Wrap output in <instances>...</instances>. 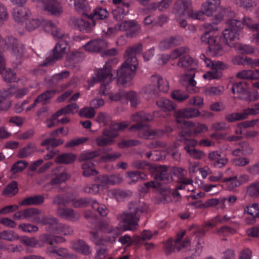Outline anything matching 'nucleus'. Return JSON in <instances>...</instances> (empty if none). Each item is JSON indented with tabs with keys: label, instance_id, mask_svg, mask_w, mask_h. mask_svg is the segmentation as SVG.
<instances>
[{
	"label": "nucleus",
	"instance_id": "5",
	"mask_svg": "<svg viewBox=\"0 0 259 259\" xmlns=\"http://www.w3.org/2000/svg\"><path fill=\"white\" fill-rule=\"evenodd\" d=\"M200 59L204 61L207 67H209L211 71H208L203 76L204 78H207L209 80L212 79H220L222 76L221 70L227 68V65L222 62L212 61L208 59L204 54H201L200 56Z\"/></svg>",
	"mask_w": 259,
	"mask_h": 259
},
{
	"label": "nucleus",
	"instance_id": "14",
	"mask_svg": "<svg viewBox=\"0 0 259 259\" xmlns=\"http://www.w3.org/2000/svg\"><path fill=\"white\" fill-rule=\"evenodd\" d=\"M70 23L75 28L78 29L80 31L85 33H89L91 32L93 29V27L96 24L94 21H93L91 23L81 18L78 19L75 17L71 19Z\"/></svg>",
	"mask_w": 259,
	"mask_h": 259
},
{
	"label": "nucleus",
	"instance_id": "55",
	"mask_svg": "<svg viewBox=\"0 0 259 259\" xmlns=\"http://www.w3.org/2000/svg\"><path fill=\"white\" fill-rule=\"evenodd\" d=\"M56 93L55 90H48L39 95L36 99V102H43L49 100L54 96Z\"/></svg>",
	"mask_w": 259,
	"mask_h": 259
},
{
	"label": "nucleus",
	"instance_id": "7",
	"mask_svg": "<svg viewBox=\"0 0 259 259\" xmlns=\"http://www.w3.org/2000/svg\"><path fill=\"white\" fill-rule=\"evenodd\" d=\"M70 40L69 37L66 36L63 39L59 40L54 48L53 49V55L48 57L44 62V66L52 64L57 60L61 59L66 52V49Z\"/></svg>",
	"mask_w": 259,
	"mask_h": 259
},
{
	"label": "nucleus",
	"instance_id": "53",
	"mask_svg": "<svg viewBox=\"0 0 259 259\" xmlns=\"http://www.w3.org/2000/svg\"><path fill=\"white\" fill-rule=\"evenodd\" d=\"M193 62L192 58L189 55H186L180 58L177 65L181 67L186 68L190 66Z\"/></svg>",
	"mask_w": 259,
	"mask_h": 259
},
{
	"label": "nucleus",
	"instance_id": "51",
	"mask_svg": "<svg viewBox=\"0 0 259 259\" xmlns=\"http://www.w3.org/2000/svg\"><path fill=\"white\" fill-rule=\"evenodd\" d=\"M242 22L243 25L246 26L252 31L259 30V24L253 23L252 20L249 17H244Z\"/></svg>",
	"mask_w": 259,
	"mask_h": 259
},
{
	"label": "nucleus",
	"instance_id": "12",
	"mask_svg": "<svg viewBox=\"0 0 259 259\" xmlns=\"http://www.w3.org/2000/svg\"><path fill=\"white\" fill-rule=\"evenodd\" d=\"M151 169L153 170V178L156 181H163L168 183L172 181V176L168 173V167L165 165H152Z\"/></svg>",
	"mask_w": 259,
	"mask_h": 259
},
{
	"label": "nucleus",
	"instance_id": "31",
	"mask_svg": "<svg viewBox=\"0 0 259 259\" xmlns=\"http://www.w3.org/2000/svg\"><path fill=\"white\" fill-rule=\"evenodd\" d=\"M94 180L101 190H103L105 187L109 185L108 175H102L94 178Z\"/></svg>",
	"mask_w": 259,
	"mask_h": 259
},
{
	"label": "nucleus",
	"instance_id": "9",
	"mask_svg": "<svg viewBox=\"0 0 259 259\" xmlns=\"http://www.w3.org/2000/svg\"><path fill=\"white\" fill-rule=\"evenodd\" d=\"M221 0H208L202 5V10L198 13H195L196 19L201 20L205 15L211 16L220 7Z\"/></svg>",
	"mask_w": 259,
	"mask_h": 259
},
{
	"label": "nucleus",
	"instance_id": "49",
	"mask_svg": "<svg viewBox=\"0 0 259 259\" xmlns=\"http://www.w3.org/2000/svg\"><path fill=\"white\" fill-rule=\"evenodd\" d=\"M88 140V138L82 137L72 139L67 142L65 144V147L71 148L82 144Z\"/></svg>",
	"mask_w": 259,
	"mask_h": 259
},
{
	"label": "nucleus",
	"instance_id": "3",
	"mask_svg": "<svg viewBox=\"0 0 259 259\" xmlns=\"http://www.w3.org/2000/svg\"><path fill=\"white\" fill-rule=\"evenodd\" d=\"M147 209V206L139 200L130 202L128 205V210L118 217L123 223L121 231L136 230L141 214L146 211Z\"/></svg>",
	"mask_w": 259,
	"mask_h": 259
},
{
	"label": "nucleus",
	"instance_id": "20",
	"mask_svg": "<svg viewBox=\"0 0 259 259\" xmlns=\"http://www.w3.org/2000/svg\"><path fill=\"white\" fill-rule=\"evenodd\" d=\"M44 200L42 195H33L25 198L19 204L20 206L39 205L44 203Z\"/></svg>",
	"mask_w": 259,
	"mask_h": 259
},
{
	"label": "nucleus",
	"instance_id": "19",
	"mask_svg": "<svg viewBox=\"0 0 259 259\" xmlns=\"http://www.w3.org/2000/svg\"><path fill=\"white\" fill-rule=\"evenodd\" d=\"M247 85L248 83L244 81L235 82L233 84L231 91L234 94H237L238 98L242 100L241 97H244L248 91Z\"/></svg>",
	"mask_w": 259,
	"mask_h": 259
},
{
	"label": "nucleus",
	"instance_id": "1",
	"mask_svg": "<svg viewBox=\"0 0 259 259\" xmlns=\"http://www.w3.org/2000/svg\"><path fill=\"white\" fill-rule=\"evenodd\" d=\"M24 219L33 223L45 226L46 231L50 234L63 235H71L73 233L72 228L61 223L57 218L49 214L41 213V210L31 207L24 209Z\"/></svg>",
	"mask_w": 259,
	"mask_h": 259
},
{
	"label": "nucleus",
	"instance_id": "24",
	"mask_svg": "<svg viewBox=\"0 0 259 259\" xmlns=\"http://www.w3.org/2000/svg\"><path fill=\"white\" fill-rule=\"evenodd\" d=\"M156 105L164 111H170L175 109V104L168 99L160 98L156 102Z\"/></svg>",
	"mask_w": 259,
	"mask_h": 259
},
{
	"label": "nucleus",
	"instance_id": "18",
	"mask_svg": "<svg viewBox=\"0 0 259 259\" xmlns=\"http://www.w3.org/2000/svg\"><path fill=\"white\" fill-rule=\"evenodd\" d=\"M56 214L58 217L72 221L77 220L79 219V215L75 213L74 211L71 208L58 207L56 210Z\"/></svg>",
	"mask_w": 259,
	"mask_h": 259
},
{
	"label": "nucleus",
	"instance_id": "21",
	"mask_svg": "<svg viewBox=\"0 0 259 259\" xmlns=\"http://www.w3.org/2000/svg\"><path fill=\"white\" fill-rule=\"evenodd\" d=\"M150 80L151 82L155 84L158 91L164 93L167 92L169 89L168 82L164 80L160 76L153 75L151 76Z\"/></svg>",
	"mask_w": 259,
	"mask_h": 259
},
{
	"label": "nucleus",
	"instance_id": "46",
	"mask_svg": "<svg viewBox=\"0 0 259 259\" xmlns=\"http://www.w3.org/2000/svg\"><path fill=\"white\" fill-rule=\"evenodd\" d=\"M81 117L92 118L95 115V109L93 107H84L81 109L79 113Z\"/></svg>",
	"mask_w": 259,
	"mask_h": 259
},
{
	"label": "nucleus",
	"instance_id": "57",
	"mask_svg": "<svg viewBox=\"0 0 259 259\" xmlns=\"http://www.w3.org/2000/svg\"><path fill=\"white\" fill-rule=\"evenodd\" d=\"M184 149L192 157L195 159H201L204 157L205 155V154L202 151L194 148L189 149L187 146V147H184Z\"/></svg>",
	"mask_w": 259,
	"mask_h": 259
},
{
	"label": "nucleus",
	"instance_id": "11",
	"mask_svg": "<svg viewBox=\"0 0 259 259\" xmlns=\"http://www.w3.org/2000/svg\"><path fill=\"white\" fill-rule=\"evenodd\" d=\"M132 119L137 123L131 126L130 130L136 131V130L147 128V125L145 123L151 121L152 119V117L149 114L146 113L144 111H141L133 114L132 115Z\"/></svg>",
	"mask_w": 259,
	"mask_h": 259
},
{
	"label": "nucleus",
	"instance_id": "6",
	"mask_svg": "<svg viewBox=\"0 0 259 259\" xmlns=\"http://www.w3.org/2000/svg\"><path fill=\"white\" fill-rule=\"evenodd\" d=\"M200 114V112L197 109L187 108L175 111L174 116L177 123L183 124L186 127H192L194 126V122L187 121L184 118L195 117L199 115Z\"/></svg>",
	"mask_w": 259,
	"mask_h": 259
},
{
	"label": "nucleus",
	"instance_id": "10",
	"mask_svg": "<svg viewBox=\"0 0 259 259\" xmlns=\"http://www.w3.org/2000/svg\"><path fill=\"white\" fill-rule=\"evenodd\" d=\"M191 6V0H178L175 4L174 11L180 17L187 14L188 17L196 18L195 14H194L190 9Z\"/></svg>",
	"mask_w": 259,
	"mask_h": 259
},
{
	"label": "nucleus",
	"instance_id": "27",
	"mask_svg": "<svg viewBox=\"0 0 259 259\" xmlns=\"http://www.w3.org/2000/svg\"><path fill=\"white\" fill-rule=\"evenodd\" d=\"M223 181L227 183L228 189L229 190H234L236 188L242 184L241 180L236 176L226 178Z\"/></svg>",
	"mask_w": 259,
	"mask_h": 259
},
{
	"label": "nucleus",
	"instance_id": "47",
	"mask_svg": "<svg viewBox=\"0 0 259 259\" xmlns=\"http://www.w3.org/2000/svg\"><path fill=\"white\" fill-rule=\"evenodd\" d=\"M224 91L223 87L207 88L205 90V93L208 95L218 96L222 94Z\"/></svg>",
	"mask_w": 259,
	"mask_h": 259
},
{
	"label": "nucleus",
	"instance_id": "48",
	"mask_svg": "<svg viewBox=\"0 0 259 259\" xmlns=\"http://www.w3.org/2000/svg\"><path fill=\"white\" fill-rule=\"evenodd\" d=\"M18 228L21 229L24 232L28 233H35L38 230V227L37 226L29 223L20 224Z\"/></svg>",
	"mask_w": 259,
	"mask_h": 259
},
{
	"label": "nucleus",
	"instance_id": "42",
	"mask_svg": "<svg viewBox=\"0 0 259 259\" xmlns=\"http://www.w3.org/2000/svg\"><path fill=\"white\" fill-rule=\"evenodd\" d=\"M122 95L127 100L131 102V105L136 107L139 103L138 95L135 92L131 91L127 93H123Z\"/></svg>",
	"mask_w": 259,
	"mask_h": 259
},
{
	"label": "nucleus",
	"instance_id": "59",
	"mask_svg": "<svg viewBox=\"0 0 259 259\" xmlns=\"http://www.w3.org/2000/svg\"><path fill=\"white\" fill-rule=\"evenodd\" d=\"M194 73L193 74H186L185 76L183 77V79L184 81L187 82L186 89L190 91V88L195 87L196 84V81L194 80Z\"/></svg>",
	"mask_w": 259,
	"mask_h": 259
},
{
	"label": "nucleus",
	"instance_id": "56",
	"mask_svg": "<svg viewBox=\"0 0 259 259\" xmlns=\"http://www.w3.org/2000/svg\"><path fill=\"white\" fill-rule=\"evenodd\" d=\"M108 13L106 9L102 8H97L94 10V16L97 20H103L108 17Z\"/></svg>",
	"mask_w": 259,
	"mask_h": 259
},
{
	"label": "nucleus",
	"instance_id": "23",
	"mask_svg": "<svg viewBox=\"0 0 259 259\" xmlns=\"http://www.w3.org/2000/svg\"><path fill=\"white\" fill-rule=\"evenodd\" d=\"M76 159L75 154L71 153L62 154L56 158L55 161L58 163L70 164L74 162Z\"/></svg>",
	"mask_w": 259,
	"mask_h": 259
},
{
	"label": "nucleus",
	"instance_id": "41",
	"mask_svg": "<svg viewBox=\"0 0 259 259\" xmlns=\"http://www.w3.org/2000/svg\"><path fill=\"white\" fill-rule=\"evenodd\" d=\"M130 122L129 121H123L120 122H114L112 123L109 127L115 133L121 131L127 128L130 125Z\"/></svg>",
	"mask_w": 259,
	"mask_h": 259
},
{
	"label": "nucleus",
	"instance_id": "60",
	"mask_svg": "<svg viewBox=\"0 0 259 259\" xmlns=\"http://www.w3.org/2000/svg\"><path fill=\"white\" fill-rule=\"evenodd\" d=\"M240 149L243 155H249L252 153L253 149L251 147L249 144L246 141H242L239 143Z\"/></svg>",
	"mask_w": 259,
	"mask_h": 259
},
{
	"label": "nucleus",
	"instance_id": "16",
	"mask_svg": "<svg viewBox=\"0 0 259 259\" xmlns=\"http://www.w3.org/2000/svg\"><path fill=\"white\" fill-rule=\"evenodd\" d=\"M44 10L50 15L58 17L63 12L62 8L56 0H44Z\"/></svg>",
	"mask_w": 259,
	"mask_h": 259
},
{
	"label": "nucleus",
	"instance_id": "30",
	"mask_svg": "<svg viewBox=\"0 0 259 259\" xmlns=\"http://www.w3.org/2000/svg\"><path fill=\"white\" fill-rule=\"evenodd\" d=\"M246 192L247 194L252 198H259V181L249 185Z\"/></svg>",
	"mask_w": 259,
	"mask_h": 259
},
{
	"label": "nucleus",
	"instance_id": "54",
	"mask_svg": "<svg viewBox=\"0 0 259 259\" xmlns=\"http://www.w3.org/2000/svg\"><path fill=\"white\" fill-rule=\"evenodd\" d=\"M95 141L97 145L100 147L110 145L113 143L112 140H109V138H107L103 134L97 137Z\"/></svg>",
	"mask_w": 259,
	"mask_h": 259
},
{
	"label": "nucleus",
	"instance_id": "17",
	"mask_svg": "<svg viewBox=\"0 0 259 259\" xmlns=\"http://www.w3.org/2000/svg\"><path fill=\"white\" fill-rule=\"evenodd\" d=\"M239 33L226 28L223 32V41L230 47H234L239 40Z\"/></svg>",
	"mask_w": 259,
	"mask_h": 259
},
{
	"label": "nucleus",
	"instance_id": "8",
	"mask_svg": "<svg viewBox=\"0 0 259 259\" xmlns=\"http://www.w3.org/2000/svg\"><path fill=\"white\" fill-rule=\"evenodd\" d=\"M12 3L16 5L13 10V16L14 19L17 22H20L24 19H27L31 15V12L24 7L27 0H11Z\"/></svg>",
	"mask_w": 259,
	"mask_h": 259
},
{
	"label": "nucleus",
	"instance_id": "58",
	"mask_svg": "<svg viewBox=\"0 0 259 259\" xmlns=\"http://www.w3.org/2000/svg\"><path fill=\"white\" fill-rule=\"evenodd\" d=\"M141 144V142L137 140H123L119 143L118 146L120 148H128L132 146H137Z\"/></svg>",
	"mask_w": 259,
	"mask_h": 259
},
{
	"label": "nucleus",
	"instance_id": "36",
	"mask_svg": "<svg viewBox=\"0 0 259 259\" xmlns=\"http://www.w3.org/2000/svg\"><path fill=\"white\" fill-rule=\"evenodd\" d=\"M64 141L63 140L56 139L55 137H52L46 139L41 143V145L42 146H51L52 147H56L63 143Z\"/></svg>",
	"mask_w": 259,
	"mask_h": 259
},
{
	"label": "nucleus",
	"instance_id": "22",
	"mask_svg": "<svg viewBox=\"0 0 259 259\" xmlns=\"http://www.w3.org/2000/svg\"><path fill=\"white\" fill-rule=\"evenodd\" d=\"M73 248L77 252L84 255H89L91 253L89 246L83 240H78L73 244Z\"/></svg>",
	"mask_w": 259,
	"mask_h": 259
},
{
	"label": "nucleus",
	"instance_id": "43",
	"mask_svg": "<svg viewBox=\"0 0 259 259\" xmlns=\"http://www.w3.org/2000/svg\"><path fill=\"white\" fill-rule=\"evenodd\" d=\"M92 208L97 211L99 214L102 217L106 216L108 213V209L106 206L97 203L96 200H93L92 204Z\"/></svg>",
	"mask_w": 259,
	"mask_h": 259
},
{
	"label": "nucleus",
	"instance_id": "25",
	"mask_svg": "<svg viewBox=\"0 0 259 259\" xmlns=\"http://www.w3.org/2000/svg\"><path fill=\"white\" fill-rule=\"evenodd\" d=\"M36 150L35 145L32 143H29L19 150L17 156L19 158H24L31 155Z\"/></svg>",
	"mask_w": 259,
	"mask_h": 259
},
{
	"label": "nucleus",
	"instance_id": "40",
	"mask_svg": "<svg viewBox=\"0 0 259 259\" xmlns=\"http://www.w3.org/2000/svg\"><path fill=\"white\" fill-rule=\"evenodd\" d=\"M0 239L8 241H13L19 239V237L13 231L5 230L0 233Z\"/></svg>",
	"mask_w": 259,
	"mask_h": 259
},
{
	"label": "nucleus",
	"instance_id": "4",
	"mask_svg": "<svg viewBox=\"0 0 259 259\" xmlns=\"http://www.w3.org/2000/svg\"><path fill=\"white\" fill-rule=\"evenodd\" d=\"M204 32L201 37L202 41L208 45L207 53L212 56H222L224 51L221 44V37L213 36L211 33L218 29L217 24L207 23L204 25Z\"/></svg>",
	"mask_w": 259,
	"mask_h": 259
},
{
	"label": "nucleus",
	"instance_id": "35",
	"mask_svg": "<svg viewBox=\"0 0 259 259\" xmlns=\"http://www.w3.org/2000/svg\"><path fill=\"white\" fill-rule=\"evenodd\" d=\"M28 165V162L25 160H20L15 162L11 168L12 174H15L23 171Z\"/></svg>",
	"mask_w": 259,
	"mask_h": 259
},
{
	"label": "nucleus",
	"instance_id": "2",
	"mask_svg": "<svg viewBox=\"0 0 259 259\" xmlns=\"http://www.w3.org/2000/svg\"><path fill=\"white\" fill-rule=\"evenodd\" d=\"M141 44L134 45L128 47L125 51V60L120 68L117 70V82L118 84H125L135 75L138 65L136 55L142 52Z\"/></svg>",
	"mask_w": 259,
	"mask_h": 259
},
{
	"label": "nucleus",
	"instance_id": "37",
	"mask_svg": "<svg viewBox=\"0 0 259 259\" xmlns=\"http://www.w3.org/2000/svg\"><path fill=\"white\" fill-rule=\"evenodd\" d=\"M93 200L90 198H81L75 200L72 203V206L76 208L87 207L93 203Z\"/></svg>",
	"mask_w": 259,
	"mask_h": 259
},
{
	"label": "nucleus",
	"instance_id": "38",
	"mask_svg": "<svg viewBox=\"0 0 259 259\" xmlns=\"http://www.w3.org/2000/svg\"><path fill=\"white\" fill-rule=\"evenodd\" d=\"M236 50L241 54H249L253 52V48L249 45L236 44L234 47Z\"/></svg>",
	"mask_w": 259,
	"mask_h": 259
},
{
	"label": "nucleus",
	"instance_id": "13",
	"mask_svg": "<svg viewBox=\"0 0 259 259\" xmlns=\"http://www.w3.org/2000/svg\"><path fill=\"white\" fill-rule=\"evenodd\" d=\"M97 78H94V82H102L104 85L108 84L112 80L111 67L109 64H105L104 67L98 70Z\"/></svg>",
	"mask_w": 259,
	"mask_h": 259
},
{
	"label": "nucleus",
	"instance_id": "45",
	"mask_svg": "<svg viewBox=\"0 0 259 259\" xmlns=\"http://www.w3.org/2000/svg\"><path fill=\"white\" fill-rule=\"evenodd\" d=\"M132 166L135 168L144 169L148 168L151 169L152 165H151L149 162L145 160H135L132 164Z\"/></svg>",
	"mask_w": 259,
	"mask_h": 259
},
{
	"label": "nucleus",
	"instance_id": "63",
	"mask_svg": "<svg viewBox=\"0 0 259 259\" xmlns=\"http://www.w3.org/2000/svg\"><path fill=\"white\" fill-rule=\"evenodd\" d=\"M40 24V21L38 19H32L26 23V27L29 31L34 30Z\"/></svg>",
	"mask_w": 259,
	"mask_h": 259
},
{
	"label": "nucleus",
	"instance_id": "44",
	"mask_svg": "<svg viewBox=\"0 0 259 259\" xmlns=\"http://www.w3.org/2000/svg\"><path fill=\"white\" fill-rule=\"evenodd\" d=\"M100 155V150H94L82 153L79 156L80 161H87L98 157Z\"/></svg>",
	"mask_w": 259,
	"mask_h": 259
},
{
	"label": "nucleus",
	"instance_id": "64",
	"mask_svg": "<svg viewBox=\"0 0 259 259\" xmlns=\"http://www.w3.org/2000/svg\"><path fill=\"white\" fill-rule=\"evenodd\" d=\"M100 190L99 185H97L96 184H92L91 186L87 185L82 189L83 192L84 193L94 194L98 193Z\"/></svg>",
	"mask_w": 259,
	"mask_h": 259
},
{
	"label": "nucleus",
	"instance_id": "28",
	"mask_svg": "<svg viewBox=\"0 0 259 259\" xmlns=\"http://www.w3.org/2000/svg\"><path fill=\"white\" fill-rule=\"evenodd\" d=\"M182 41L183 39L181 36H174L166 39L161 44H163L165 47L171 48L181 45Z\"/></svg>",
	"mask_w": 259,
	"mask_h": 259
},
{
	"label": "nucleus",
	"instance_id": "26",
	"mask_svg": "<svg viewBox=\"0 0 259 259\" xmlns=\"http://www.w3.org/2000/svg\"><path fill=\"white\" fill-rule=\"evenodd\" d=\"M17 39L12 36L2 38L0 41V49L4 51L10 50L13 45H15Z\"/></svg>",
	"mask_w": 259,
	"mask_h": 259
},
{
	"label": "nucleus",
	"instance_id": "39",
	"mask_svg": "<svg viewBox=\"0 0 259 259\" xmlns=\"http://www.w3.org/2000/svg\"><path fill=\"white\" fill-rule=\"evenodd\" d=\"M244 211L252 216L254 219L259 218V203H253L250 206H246Z\"/></svg>",
	"mask_w": 259,
	"mask_h": 259
},
{
	"label": "nucleus",
	"instance_id": "32",
	"mask_svg": "<svg viewBox=\"0 0 259 259\" xmlns=\"http://www.w3.org/2000/svg\"><path fill=\"white\" fill-rule=\"evenodd\" d=\"M0 73L2 75L4 80L7 82H12L15 81L16 79V75L13 72L11 69H7L5 68L0 70Z\"/></svg>",
	"mask_w": 259,
	"mask_h": 259
},
{
	"label": "nucleus",
	"instance_id": "15",
	"mask_svg": "<svg viewBox=\"0 0 259 259\" xmlns=\"http://www.w3.org/2000/svg\"><path fill=\"white\" fill-rule=\"evenodd\" d=\"M108 47V43L102 39L92 40L87 43L84 48L90 52H102Z\"/></svg>",
	"mask_w": 259,
	"mask_h": 259
},
{
	"label": "nucleus",
	"instance_id": "50",
	"mask_svg": "<svg viewBox=\"0 0 259 259\" xmlns=\"http://www.w3.org/2000/svg\"><path fill=\"white\" fill-rule=\"evenodd\" d=\"M70 176L66 172H61L56 176L54 178L51 180V184L52 185L60 184L69 179Z\"/></svg>",
	"mask_w": 259,
	"mask_h": 259
},
{
	"label": "nucleus",
	"instance_id": "34",
	"mask_svg": "<svg viewBox=\"0 0 259 259\" xmlns=\"http://www.w3.org/2000/svg\"><path fill=\"white\" fill-rule=\"evenodd\" d=\"M227 24L228 25V28L237 31L238 33H239V31L242 29L243 26L242 21L236 19H230L227 22Z\"/></svg>",
	"mask_w": 259,
	"mask_h": 259
},
{
	"label": "nucleus",
	"instance_id": "33",
	"mask_svg": "<svg viewBox=\"0 0 259 259\" xmlns=\"http://www.w3.org/2000/svg\"><path fill=\"white\" fill-rule=\"evenodd\" d=\"M24 50V45L18 40L15 43V45L12 46L10 50L12 54L18 57H21L23 55Z\"/></svg>",
	"mask_w": 259,
	"mask_h": 259
},
{
	"label": "nucleus",
	"instance_id": "29",
	"mask_svg": "<svg viewBox=\"0 0 259 259\" xmlns=\"http://www.w3.org/2000/svg\"><path fill=\"white\" fill-rule=\"evenodd\" d=\"M18 191L17 182L14 181L7 186L3 192V194L5 196H12L17 193Z\"/></svg>",
	"mask_w": 259,
	"mask_h": 259
},
{
	"label": "nucleus",
	"instance_id": "62",
	"mask_svg": "<svg viewBox=\"0 0 259 259\" xmlns=\"http://www.w3.org/2000/svg\"><path fill=\"white\" fill-rule=\"evenodd\" d=\"M134 21H124L117 24V27L119 28V31H129L135 25Z\"/></svg>",
	"mask_w": 259,
	"mask_h": 259
},
{
	"label": "nucleus",
	"instance_id": "61",
	"mask_svg": "<svg viewBox=\"0 0 259 259\" xmlns=\"http://www.w3.org/2000/svg\"><path fill=\"white\" fill-rule=\"evenodd\" d=\"M143 90L145 94L151 96H156L158 94L157 87L152 82L145 87Z\"/></svg>",
	"mask_w": 259,
	"mask_h": 259
},
{
	"label": "nucleus",
	"instance_id": "52",
	"mask_svg": "<svg viewBox=\"0 0 259 259\" xmlns=\"http://www.w3.org/2000/svg\"><path fill=\"white\" fill-rule=\"evenodd\" d=\"M171 96L173 99L179 102H182L188 99L189 97V95L187 93L180 90L174 91L171 93Z\"/></svg>",
	"mask_w": 259,
	"mask_h": 259
}]
</instances>
